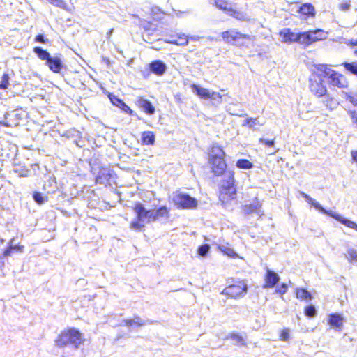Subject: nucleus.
Listing matches in <instances>:
<instances>
[{
  "label": "nucleus",
  "instance_id": "nucleus-4",
  "mask_svg": "<svg viewBox=\"0 0 357 357\" xmlns=\"http://www.w3.org/2000/svg\"><path fill=\"white\" fill-rule=\"evenodd\" d=\"M302 195L308 203L311 204L316 209L319 210L320 212L333 218L334 219L341 222L342 224L344 225L345 226L357 231V224L355 223L354 222L347 218H344V217L337 213L336 212L326 210L321 206V204L319 202L312 199L308 195L302 192Z\"/></svg>",
  "mask_w": 357,
  "mask_h": 357
},
{
  "label": "nucleus",
  "instance_id": "nucleus-47",
  "mask_svg": "<svg viewBox=\"0 0 357 357\" xmlns=\"http://www.w3.org/2000/svg\"><path fill=\"white\" fill-rule=\"evenodd\" d=\"M340 8L343 10H348L350 7V3H347V2H345V3H342L340 6Z\"/></svg>",
  "mask_w": 357,
  "mask_h": 357
},
{
  "label": "nucleus",
  "instance_id": "nucleus-44",
  "mask_svg": "<svg viewBox=\"0 0 357 357\" xmlns=\"http://www.w3.org/2000/svg\"><path fill=\"white\" fill-rule=\"evenodd\" d=\"M281 340L287 341L289 338V331L288 329H284L282 331L280 334Z\"/></svg>",
  "mask_w": 357,
  "mask_h": 357
},
{
  "label": "nucleus",
  "instance_id": "nucleus-50",
  "mask_svg": "<svg viewBox=\"0 0 357 357\" xmlns=\"http://www.w3.org/2000/svg\"><path fill=\"white\" fill-rule=\"evenodd\" d=\"M351 154L354 161L357 163V151H352Z\"/></svg>",
  "mask_w": 357,
  "mask_h": 357
},
{
  "label": "nucleus",
  "instance_id": "nucleus-28",
  "mask_svg": "<svg viewBox=\"0 0 357 357\" xmlns=\"http://www.w3.org/2000/svg\"><path fill=\"white\" fill-rule=\"evenodd\" d=\"M33 52L37 54V56L41 59V60H45L46 63L48 61V59L51 58L50 54L46 50H44L43 49L36 47L33 49Z\"/></svg>",
  "mask_w": 357,
  "mask_h": 357
},
{
  "label": "nucleus",
  "instance_id": "nucleus-15",
  "mask_svg": "<svg viewBox=\"0 0 357 357\" xmlns=\"http://www.w3.org/2000/svg\"><path fill=\"white\" fill-rule=\"evenodd\" d=\"M264 280L265 283L263 286L264 289L273 288L279 282L280 277L274 271L267 269Z\"/></svg>",
  "mask_w": 357,
  "mask_h": 357
},
{
  "label": "nucleus",
  "instance_id": "nucleus-52",
  "mask_svg": "<svg viewBox=\"0 0 357 357\" xmlns=\"http://www.w3.org/2000/svg\"><path fill=\"white\" fill-rule=\"evenodd\" d=\"M227 111L229 113H230L231 114H232V115H236V114H237L236 113H234V112H233L231 111V107H227Z\"/></svg>",
  "mask_w": 357,
  "mask_h": 357
},
{
  "label": "nucleus",
  "instance_id": "nucleus-18",
  "mask_svg": "<svg viewBox=\"0 0 357 357\" xmlns=\"http://www.w3.org/2000/svg\"><path fill=\"white\" fill-rule=\"evenodd\" d=\"M151 70L158 75H162L167 69L166 65L161 61H155L150 64Z\"/></svg>",
  "mask_w": 357,
  "mask_h": 357
},
{
  "label": "nucleus",
  "instance_id": "nucleus-39",
  "mask_svg": "<svg viewBox=\"0 0 357 357\" xmlns=\"http://www.w3.org/2000/svg\"><path fill=\"white\" fill-rule=\"evenodd\" d=\"M305 314L309 317H314L317 314L315 307L313 305L307 306L305 310Z\"/></svg>",
  "mask_w": 357,
  "mask_h": 357
},
{
  "label": "nucleus",
  "instance_id": "nucleus-49",
  "mask_svg": "<svg viewBox=\"0 0 357 357\" xmlns=\"http://www.w3.org/2000/svg\"><path fill=\"white\" fill-rule=\"evenodd\" d=\"M346 44H347L348 45H351V46L357 45V38L351 39V40H349L348 42H346Z\"/></svg>",
  "mask_w": 357,
  "mask_h": 357
},
{
  "label": "nucleus",
  "instance_id": "nucleus-10",
  "mask_svg": "<svg viewBox=\"0 0 357 357\" xmlns=\"http://www.w3.org/2000/svg\"><path fill=\"white\" fill-rule=\"evenodd\" d=\"M247 289L246 283L244 281H240L225 288L222 294L231 298H238L245 295Z\"/></svg>",
  "mask_w": 357,
  "mask_h": 357
},
{
  "label": "nucleus",
  "instance_id": "nucleus-42",
  "mask_svg": "<svg viewBox=\"0 0 357 357\" xmlns=\"http://www.w3.org/2000/svg\"><path fill=\"white\" fill-rule=\"evenodd\" d=\"M347 100H348L354 105L357 106V93L347 94Z\"/></svg>",
  "mask_w": 357,
  "mask_h": 357
},
{
  "label": "nucleus",
  "instance_id": "nucleus-45",
  "mask_svg": "<svg viewBox=\"0 0 357 357\" xmlns=\"http://www.w3.org/2000/svg\"><path fill=\"white\" fill-rule=\"evenodd\" d=\"M259 142L264 144L265 145L268 146H274V141L273 140H268L264 138L259 139Z\"/></svg>",
  "mask_w": 357,
  "mask_h": 357
},
{
  "label": "nucleus",
  "instance_id": "nucleus-16",
  "mask_svg": "<svg viewBox=\"0 0 357 357\" xmlns=\"http://www.w3.org/2000/svg\"><path fill=\"white\" fill-rule=\"evenodd\" d=\"M136 105L140 107L144 112L149 115H152L155 112V107L150 101L142 98L138 97L136 100Z\"/></svg>",
  "mask_w": 357,
  "mask_h": 357
},
{
  "label": "nucleus",
  "instance_id": "nucleus-9",
  "mask_svg": "<svg viewBox=\"0 0 357 357\" xmlns=\"http://www.w3.org/2000/svg\"><path fill=\"white\" fill-rule=\"evenodd\" d=\"M326 38V33L321 29L311 30L300 33V44L310 45Z\"/></svg>",
  "mask_w": 357,
  "mask_h": 357
},
{
  "label": "nucleus",
  "instance_id": "nucleus-38",
  "mask_svg": "<svg viewBox=\"0 0 357 357\" xmlns=\"http://www.w3.org/2000/svg\"><path fill=\"white\" fill-rule=\"evenodd\" d=\"M33 199L38 204H43L47 202V199L46 197L43 196L41 193L35 192L33 195Z\"/></svg>",
  "mask_w": 357,
  "mask_h": 357
},
{
  "label": "nucleus",
  "instance_id": "nucleus-30",
  "mask_svg": "<svg viewBox=\"0 0 357 357\" xmlns=\"http://www.w3.org/2000/svg\"><path fill=\"white\" fill-rule=\"evenodd\" d=\"M299 11L303 15H314V8L310 3H304L301 6Z\"/></svg>",
  "mask_w": 357,
  "mask_h": 357
},
{
  "label": "nucleus",
  "instance_id": "nucleus-23",
  "mask_svg": "<svg viewBox=\"0 0 357 357\" xmlns=\"http://www.w3.org/2000/svg\"><path fill=\"white\" fill-rule=\"evenodd\" d=\"M218 249L228 257H236L238 256L234 249L227 243L219 244Z\"/></svg>",
  "mask_w": 357,
  "mask_h": 357
},
{
  "label": "nucleus",
  "instance_id": "nucleus-21",
  "mask_svg": "<svg viewBox=\"0 0 357 357\" xmlns=\"http://www.w3.org/2000/svg\"><path fill=\"white\" fill-rule=\"evenodd\" d=\"M142 142L144 145L152 146L155 143V135L151 131H144L142 133Z\"/></svg>",
  "mask_w": 357,
  "mask_h": 357
},
{
  "label": "nucleus",
  "instance_id": "nucleus-2",
  "mask_svg": "<svg viewBox=\"0 0 357 357\" xmlns=\"http://www.w3.org/2000/svg\"><path fill=\"white\" fill-rule=\"evenodd\" d=\"M234 184V174L233 172H226L224 174V180L220 190V200L222 204H226L236 198V188Z\"/></svg>",
  "mask_w": 357,
  "mask_h": 357
},
{
  "label": "nucleus",
  "instance_id": "nucleus-5",
  "mask_svg": "<svg viewBox=\"0 0 357 357\" xmlns=\"http://www.w3.org/2000/svg\"><path fill=\"white\" fill-rule=\"evenodd\" d=\"M171 199L174 205L178 208L190 209L194 208L197 205V201L186 193L181 192H175Z\"/></svg>",
  "mask_w": 357,
  "mask_h": 357
},
{
  "label": "nucleus",
  "instance_id": "nucleus-17",
  "mask_svg": "<svg viewBox=\"0 0 357 357\" xmlns=\"http://www.w3.org/2000/svg\"><path fill=\"white\" fill-rule=\"evenodd\" d=\"M46 64L54 73H59L63 67L61 59L59 56H51Z\"/></svg>",
  "mask_w": 357,
  "mask_h": 357
},
{
  "label": "nucleus",
  "instance_id": "nucleus-20",
  "mask_svg": "<svg viewBox=\"0 0 357 357\" xmlns=\"http://www.w3.org/2000/svg\"><path fill=\"white\" fill-rule=\"evenodd\" d=\"M123 323L127 326L133 328L140 327L146 324V321L139 317H136L134 319H128L123 320Z\"/></svg>",
  "mask_w": 357,
  "mask_h": 357
},
{
  "label": "nucleus",
  "instance_id": "nucleus-35",
  "mask_svg": "<svg viewBox=\"0 0 357 357\" xmlns=\"http://www.w3.org/2000/svg\"><path fill=\"white\" fill-rule=\"evenodd\" d=\"M14 241H15V238H13L8 242L7 248L3 252V257H9L11 255L12 252H13V246L14 245Z\"/></svg>",
  "mask_w": 357,
  "mask_h": 357
},
{
  "label": "nucleus",
  "instance_id": "nucleus-13",
  "mask_svg": "<svg viewBox=\"0 0 357 357\" xmlns=\"http://www.w3.org/2000/svg\"><path fill=\"white\" fill-rule=\"evenodd\" d=\"M261 208V203L259 200L255 199L251 203L243 205L242 206V210L243 213L245 215L256 213L261 215L263 214Z\"/></svg>",
  "mask_w": 357,
  "mask_h": 357
},
{
  "label": "nucleus",
  "instance_id": "nucleus-46",
  "mask_svg": "<svg viewBox=\"0 0 357 357\" xmlns=\"http://www.w3.org/2000/svg\"><path fill=\"white\" fill-rule=\"evenodd\" d=\"M36 40L37 42L45 43L47 41L45 40L43 35L39 34L36 36Z\"/></svg>",
  "mask_w": 357,
  "mask_h": 357
},
{
  "label": "nucleus",
  "instance_id": "nucleus-41",
  "mask_svg": "<svg viewBox=\"0 0 357 357\" xmlns=\"http://www.w3.org/2000/svg\"><path fill=\"white\" fill-rule=\"evenodd\" d=\"M209 249L210 246L208 244L202 245L198 248V253L199 255L204 257L208 253Z\"/></svg>",
  "mask_w": 357,
  "mask_h": 357
},
{
  "label": "nucleus",
  "instance_id": "nucleus-53",
  "mask_svg": "<svg viewBox=\"0 0 357 357\" xmlns=\"http://www.w3.org/2000/svg\"><path fill=\"white\" fill-rule=\"evenodd\" d=\"M177 39V34L176 36H172L169 39H168L167 40H176Z\"/></svg>",
  "mask_w": 357,
  "mask_h": 357
},
{
  "label": "nucleus",
  "instance_id": "nucleus-31",
  "mask_svg": "<svg viewBox=\"0 0 357 357\" xmlns=\"http://www.w3.org/2000/svg\"><path fill=\"white\" fill-rule=\"evenodd\" d=\"M296 297L301 300H312L311 294L304 289H296Z\"/></svg>",
  "mask_w": 357,
  "mask_h": 357
},
{
  "label": "nucleus",
  "instance_id": "nucleus-6",
  "mask_svg": "<svg viewBox=\"0 0 357 357\" xmlns=\"http://www.w3.org/2000/svg\"><path fill=\"white\" fill-rule=\"evenodd\" d=\"M221 35L225 43H233L239 46L244 45V40H254L253 36L247 34H243L235 30L223 31Z\"/></svg>",
  "mask_w": 357,
  "mask_h": 357
},
{
  "label": "nucleus",
  "instance_id": "nucleus-25",
  "mask_svg": "<svg viewBox=\"0 0 357 357\" xmlns=\"http://www.w3.org/2000/svg\"><path fill=\"white\" fill-rule=\"evenodd\" d=\"M227 339L232 340L237 345H245V337L238 333H231L228 335Z\"/></svg>",
  "mask_w": 357,
  "mask_h": 357
},
{
  "label": "nucleus",
  "instance_id": "nucleus-3",
  "mask_svg": "<svg viewBox=\"0 0 357 357\" xmlns=\"http://www.w3.org/2000/svg\"><path fill=\"white\" fill-rule=\"evenodd\" d=\"M82 342L83 337L82 334L75 328L63 331L56 340V344L59 347L73 344L75 349H77L79 345Z\"/></svg>",
  "mask_w": 357,
  "mask_h": 357
},
{
  "label": "nucleus",
  "instance_id": "nucleus-32",
  "mask_svg": "<svg viewBox=\"0 0 357 357\" xmlns=\"http://www.w3.org/2000/svg\"><path fill=\"white\" fill-rule=\"evenodd\" d=\"M354 54L357 56V50L354 51ZM345 68L352 73L353 74L357 75V63H343Z\"/></svg>",
  "mask_w": 357,
  "mask_h": 357
},
{
  "label": "nucleus",
  "instance_id": "nucleus-8",
  "mask_svg": "<svg viewBox=\"0 0 357 357\" xmlns=\"http://www.w3.org/2000/svg\"><path fill=\"white\" fill-rule=\"evenodd\" d=\"M324 73L317 70V73L312 75L310 78V89L311 91L319 97L326 93V88L323 84Z\"/></svg>",
  "mask_w": 357,
  "mask_h": 357
},
{
  "label": "nucleus",
  "instance_id": "nucleus-34",
  "mask_svg": "<svg viewBox=\"0 0 357 357\" xmlns=\"http://www.w3.org/2000/svg\"><path fill=\"white\" fill-rule=\"evenodd\" d=\"M264 122L261 123L259 122L257 119H253V118H247L243 125H248L250 128H252L255 125H264Z\"/></svg>",
  "mask_w": 357,
  "mask_h": 357
},
{
  "label": "nucleus",
  "instance_id": "nucleus-29",
  "mask_svg": "<svg viewBox=\"0 0 357 357\" xmlns=\"http://www.w3.org/2000/svg\"><path fill=\"white\" fill-rule=\"evenodd\" d=\"M346 258L350 263L357 265V250L354 248H349L346 254Z\"/></svg>",
  "mask_w": 357,
  "mask_h": 357
},
{
  "label": "nucleus",
  "instance_id": "nucleus-33",
  "mask_svg": "<svg viewBox=\"0 0 357 357\" xmlns=\"http://www.w3.org/2000/svg\"><path fill=\"white\" fill-rule=\"evenodd\" d=\"M236 166L240 169H250L253 167V165L246 159H241L237 161Z\"/></svg>",
  "mask_w": 357,
  "mask_h": 357
},
{
  "label": "nucleus",
  "instance_id": "nucleus-1",
  "mask_svg": "<svg viewBox=\"0 0 357 357\" xmlns=\"http://www.w3.org/2000/svg\"><path fill=\"white\" fill-rule=\"evenodd\" d=\"M136 214V220L132 221L130 227L136 231H140L144 226L152 222H155L160 218H168L169 210L165 206H162L156 210L146 209L142 203H137L134 207Z\"/></svg>",
  "mask_w": 357,
  "mask_h": 357
},
{
  "label": "nucleus",
  "instance_id": "nucleus-27",
  "mask_svg": "<svg viewBox=\"0 0 357 357\" xmlns=\"http://www.w3.org/2000/svg\"><path fill=\"white\" fill-rule=\"evenodd\" d=\"M167 43L175 44L177 45H186L188 43V39L185 34H177L176 40H166Z\"/></svg>",
  "mask_w": 357,
  "mask_h": 357
},
{
  "label": "nucleus",
  "instance_id": "nucleus-24",
  "mask_svg": "<svg viewBox=\"0 0 357 357\" xmlns=\"http://www.w3.org/2000/svg\"><path fill=\"white\" fill-rule=\"evenodd\" d=\"M225 152L218 144H213L211 149L210 159L220 158L225 157Z\"/></svg>",
  "mask_w": 357,
  "mask_h": 357
},
{
  "label": "nucleus",
  "instance_id": "nucleus-48",
  "mask_svg": "<svg viewBox=\"0 0 357 357\" xmlns=\"http://www.w3.org/2000/svg\"><path fill=\"white\" fill-rule=\"evenodd\" d=\"M22 248H23V246L14 244V245L13 246V251L22 252Z\"/></svg>",
  "mask_w": 357,
  "mask_h": 357
},
{
  "label": "nucleus",
  "instance_id": "nucleus-55",
  "mask_svg": "<svg viewBox=\"0 0 357 357\" xmlns=\"http://www.w3.org/2000/svg\"><path fill=\"white\" fill-rule=\"evenodd\" d=\"M5 242V240L0 237V245L3 244Z\"/></svg>",
  "mask_w": 357,
  "mask_h": 357
},
{
  "label": "nucleus",
  "instance_id": "nucleus-43",
  "mask_svg": "<svg viewBox=\"0 0 357 357\" xmlns=\"http://www.w3.org/2000/svg\"><path fill=\"white\" fill-rule=\"evenodd\" d=\"M287 291V286L286 284L283 283L280 286L276 287L275 291L276 293L284 294Z\"/></svg>",
  "mask_w": 357,
  "mask_h": 357
},
{
  "label": "nucleus",
  "instance_id": "nucleus-54",
  "mask_svg": "<svg viewBox=\"0 0 357 357\" xmlns=\"http://www.w3.org/2000/svg\"><path fill=\"white\" fill-rule=\"evenodd\" d=\"M112 32H113V29H110L109 31V32L107 33L108 37H109L112 35Z\"/></svg>",
  "mask_w": 357,
  "mask_h": 357
},
{
  "label": "nucleus",
  "instance_id": "nucleus-19",
  "mask_svg": "<svg viewBox=\"0 0 357 357\" xmlns=\"http://www.w3.org/2000/svg\"><path fill=\"white\" fill-rule=\"evenodd\" d=\"M343 317L338 314H331L328 317V324L332 327L340 328L343 324Z\"/></svg>",
  "mask_w": 357,
  "mask_h": 357
},
{
  "label": "nucleus",
  "instance_id": "nucleus-22",
  "mask_svg": "<svg viewBox=\"0 0 357 357\" xmlns=\"http://www.w3.org/2000/svg\"><path fill=\"white\" fill-rule=\"evenodd\" d=\"M191 88L192 91L195 93L198 96L204 98H208L211 91L206 88L201 87L197 84H192Z\"/></svg>",
  "mask_w": 357,
  "mask_h": 357
},
{
  "label": "nucleus",
  "instance_id": "nucleus-11",
  "mask_svg": "<svg viewBox=\"0 0 357 357\" xmlns=\"http://www.w3.org/2000/svg\"><path fill=\"white\" fill-rule=\"evenodd\" d=\"M215 6L226 12L230 16H232L240 20H247L248 17L245 14L240 11L232 9L229 6V3L225 0H215Z\"/></svg>",
  "mask_w": 357,
  "mask_h": 357
},
{
  "label": "nucleus",
  "instance_id": "nucleus-37",
  "mask_svg": "<svg viewBox=\"0 0 357 357\" xmlns=\"http://www.w3.org/2000/svg\"><path fill=\"white\" fill-rule=\"evenodd\" d=\"M9 86V76L8 74H3L0 82V89H6Z\"/></svg>",
  "mask_w": 357,
  "mask_h": 357
},
{
  "label": "nucleus",
  "instance_id": "nucleus-26",
  "mask_svg": "<svg viewBox=\"0 0 357 357\" xmlns=\"http://www.w3.org/2000/svg\"><path fill=\"white\" fill-rule=\"evenodd\" d=\"M110 100L112 102L119 107V108L122 109L123 110L126 111V112L131 113L132 110L130 108L121 100L116 97L110 98Z\"/></svg>",
  "mask_w": 357,
  "mask_h": 357
},
{
  "label": "nucleus",
  "instance_id": "nucleus-51",
  "mask_svg": "<svg viewBox=\"0 0 357 357\" xmlns=\"http://www.w3.org/2000/svg\"><path fill=\"white\" fill-rule=\"evenodd\" d=\"M3 257H4L3 255H0V268L3 267L5 264Z\"/></svg>",
  "mask_w": 357,
  "mask_h": 357
},
{
  "label": "nucleus",
  "instance_id": "nucleus-12",
  "mask_svg": "<svg viewBox=\"0 0 357 357\" xmlns=\"http://www.w3.org/2000/svg\"><path fill=\"white\" fill-rule=\"evenodd\" d=\"M280 40L284 43L297 42L300 43V33H295L290 29L284 28L280 31Z\"/></svg>",
  "mask_w": 357,
  "mask_h": 357
},
{
  "label": "nucleus",
  "instance_id": "nucleus-40",
  "mask_svg": "<svg viewBox=\"0 0 357 357\" xmlns=\"http://www.w3.org/2000/svg\"><path fill=\"white\" fill-rule=\"evenodd\" d=\"M48 2L52 3V5L66 9V3L63 0H47Z\"/></svg>",
  "mask_w": 357,
  "mask_h": 357
},
{
  "label": "nucleus",
  "instance_id": "nucleus-14",
  "mask_svg": "<svg viewBox=\"0 0 357 357\" xmlns=\"http://www.w3.org/2000/svg\"><path fill=\"white\" fill-rule=\"evenodd\" d=\"M213 172L217 175L222 174L226 169L227 165L224 158L209 159Z\"/></svg>",
  "mask_w": 357,
  "mask_h": 357
},
{
  "label": "nucleus",
  "instance_id": "nucleus-7",
  "mask_svg": "<svg viewBox=\"0 0 357 357\" xmlns=\"http://www.w3.org/2000/svg\"><path fill=\"white\" fill-rule=\"evenodd\" d=\"M317 70L319 72H321L324 73V77H328L330 79V83L333 86H338L340 88L344 87L347 86V81L345 77L337 73H335L334 70L328 68L325 65H321L317 68Z\"/></svg>",
  "mask_w": 357,
  "mask_h": 357
},
{
  "label": "nucleus",
  "instance_id": "nucleus-36",
  "mask_svg": "<svg viewBox=\"0 0 357 357\" xmlns=\"http://www.w3.org/2000/svg\"><path fill=\"white\" fill-rule=\"evenodd\" d=\"M222 98V96L220 93L215 91H211L210 96L208 97V98L211 99V100L214 102H216L218 104L221 103Z\"/></svg>",
  "mask_w": 357,
  "mask_h": 357
}]
</instances>
